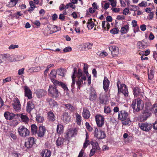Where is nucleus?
Instances as JSON below:
<instances>
[{
	"instance_id": "2",
	"label": "nucleus",
	"mask_w": 157,
	"mask_h": 157,
	"mask_svg": "<svg viewBox=\"0 0 157 157\" xmlns=\"http://www.w3.org/2000/svg\"><path fill=\"white\" fill-rule=\"evenodd\" d=\"M132 106L134 110L138 112L143 109V104L142 101L138 98L132 101Z\"/></svg>"
},
{
	"instance_id": "44",
	"label": "nucleus",
	"mask_w": 157,
	"mask_h": 157,
	"mask_svg": "<svg viewBox=\"0 0 157 157\" xmlns=\"http://www.w3.org/2000/svg\"><path fill=\"white\" fill-rule=\"evenodd\" d=\"M66 108L69 110L71 111H73L74 110V108L71 104H67L64 105Z\"/></svg>"
},
{
	"instance_id": "48",
	"label": "nucleus",
	"mask_w": 157,
	"mask_h": 157,
	"mask_svg": "<svg viewBox=\"0 0 157 157\" xmlns=\"http://www.w3.org/2000/svg\"><path fill=\"white\" fill-rule=\"evenodd\" d=\"M99 99L101 101V103L103 104L106 101V96L105 95L101 96V95H100L99 97Z\"/></svg>"
},
{
	"instance_id": "49",
	"label": "nucleus",
	"mask_w": 157,
	"mask_h": 157,
	"mask_svg": "<svg viewBox=\"0 0 157 157\" xmlns=\"http://www.w3.org/2000/svg\"><path fill=\"white\" fill-rule=\"evenodd\" d=\"M9 135L14 140H16L17 138V136L15 135V132L13 131H10L9 132Z\"/></svg>"
},
{
	"instance_id": "62",
	"label": "nucleus",
	"mask_w": 157,
	"mask_h": 157,
	"mask_svg": "<svg viewBox=\"0 0 157 157\" xmlns=\"http://www.w3.org/2000/svg\"><path fill=\"white\" fill-rule=\"evenodd\" d=\"M18 47V45H17L11 44L9 47L8 48L9 49H11L17 48Z\"/></svg>"
},
{
	"instance_id": "47",
	"label": "nucleus",
	"mask_w": 157,
	"mask_h": 157,
	"mask_svg": "<svg viewBox=\"0 0 157 157\" xmlns=\"http://www.w3.org/2000/svg\"><path fill=\"white\" fill-rule=\"evenodd\" d=\"M104 111L105 113L108 114L111 113V110L110 107L105 106L104 107Z\"/></svg>"
},
{
	"instance_id": "11",
	"label": "nucleus",
	"mask_w": 157,
	"mask_h": 157,
	"mask_svg": "<svg viewBox=\"0 0 157 157\" xmlns=\"http://www.w3.org/2000/svg\"><path fill=\"white\" fill-rule=\"evenodd\" d=\"M46 131V130L45 127L43 126H40L37 133L38 136L40 137H43L45 134Z\"/></svg>"
},
{
	"instance_id": "9",
	"label": "nucleus",
	"mask_w": 157,
	"mask_h": 157,
	"mask_svg": "<svg viewBox=\"0 0 157 157\" xmlns=\"http://www.w3.org/2000/svg\"><path fill=\"white\" fill-rule=\"evenodd\" d=\"M13 102L12 105L14 109L17 112H19L21 110V105L19 100L18 98H15Z\"/></svg>"
},
{
	"instance_id": "45",
	"label": "nucleus",
	"mask_w": 157,
	"mask_h": 157,
	"mask_svg": "<svg viewBox=\"0 0 157 157\" xmlns=\"http://www.w3.org/2000/svg\"><path fill=\"white\" fill-rule=\"evenodd\" d=\"M137 44L142 48H145L146 47V44L143 41L138 42Z\"/></svg>"
},
{
	"instance_id": "53",
	"label": "nucleus",
	"mask_w": 157,
	"mask_h": 157,
	"mask_svg": "<svg viewBox=\"0 0 157 157\" xmlns=\"http://www.w3.org/2000/svg\"><path fill=\"white\" fill-rule=\"evenodd\" d=\"M111 3V5L112 7H115L116 6L117 2L115 0H109Z\"/></svg>"
},
{
	"instance_id": "10",
	"label": "nucleus",
	"mask_w": 157,
	"mask_h": 157,
	"mask_svg": "<svg viewBox=\"0 0 157 157\" xmlns=\"http://www.w3.org/2000/svg\"><path fill=\"white\" fill-rule=\"evenodd\" d=\"M90 91L89 99L92 101L95 100L97 98V93L95 90L94 88H91Z\"/></svg>"
},
{
	"instance_id": "1",
	"label": "nucleus",
	"mask_w": 157,
	"mask_h": 157,
	"mask_svg": "<svg viewBox=\"0 0 157 157\" xmlns=\"http://www.w3.org/2000/svg\"><path fill=\"white\" fill-rule=\"evenodd\" d=\"M128 113L125 110H121L119 112L118 119L122 121L123 125H129L130 121L128 117Z\"/></svg>"
},
{
	"instance_id": "7",
	"label": "nucleus",
	"mask_w": 157,
	"mask_h": 157,
	"mask_svg": "<svg viewBox=\"0 0 157 157\" xmlns=\"http://www.w3.org/2000/svg\"><path fill=\"white\" fill-rule=\"evenodd\" d=\"M118 91H120L124 95L125 97L128 96V90L127 86L124 84H121V88H119V85L117 84Z\"/></svg>"
},
{
	"instance_id": "46",
	"label": "nucleus",
	"mask_w": 157,
	"mask_h": 157,
	"mask_svg": "<svg viewBox=\"0 0 157 157\" xmlns=\"http://www.w3.org/2000/svg\"><path fill=\"white\" fill-rule=\"evenodd\" d=\"M36 120L37 122L41 123L44 120V118L43 117L37 115L36 117Z\"/></svg>"
},
{
	"instance_id": "42",
	"label": "nucleus",
	"mask_w": 157,
	"mask_h": 157,
	"mask_svg": "<svg viewBox=\"0 0 157 157\" xmlns=\"http://www.w3.org/2000/svg\"><path fill=\"white\" fill-rule=\"evenodd\" d=\"M56 72L58 75H59L63 77L64 76V70H63L62 69L60 68L58 69L57 70Z\"/></svg>"
},
{
	"instance_id": "13",
	"label": "nucleus",
	"mask_w": 157,
	"mask_h": 157,
	"mask_svg": "<svg viewBox=\"0 0 157 157\" xmlns=\"http://www.w3.org/2000/svg\"><path fill=\"white\" fill-rule=\"evenodd\" d=\"M52 82L55 85L61 86L65 91H67L68 90V89L67 86L62 82H59L56 80H53Z\"/></svg>"
},
{
	"instance_id": "19",
	"label": "nucleus",
	"mask_w": 157,
	"mask_h": 157,
	"mask_svg": "<svg viewBox=\"0 0 157 157\" xmlns=\"http://www.w3.org/2000/svg\"><path fill=\"white\" fill-rule=\"evenodd\" d=\"M25 96L27 97L29 99H31L32 98V92L28 87H25Z\"/></svg>"
},
{
	"instance_id": "23",
	"label": "nucleus",
	"mask_w": 157,
	"mask_h": 157,
	"mask_svg": "<svg viewBox=\"0 0 157 157\" xmlns=\"http://www.w3.org/2000/svg\"><path fill=\"white\" fill-rule=\"evenodd\" d=\"M48 117L49 121H53L56 119L54 113L51 111L48 112Z\"/></svg>"
},
{
	"instance_id": "41",
	"label": "nucleus",
	"mask_w": 157,
	"mask_h": 157,
	"mask_svg": "<svg viewBox=\"0 0 157 157\" xmlns=\"http://www.w3.org/2000/svg\"><path fill=\"white\" fill-rule=\"evenodd\" d=\"M8 56L6 54L0 55V63H2L3 61H6Z\"/></svg>"
},
{
	"instance_id": "37",
	"label": "nucleus",
	"mask_w": 157,
	"mask_h": 157,
	"mask_svg": "<svg viewBox=\"0 0 157 157\" xmlns=\"http://www.w3.org/2000/svg\"><path fill=\"white\" fill-rule=\"evenodd\" d=\"M133 94L136 97L138 96L140 93V89L138 87H135L133 89Z\"/></svg>"
},
{
	"instance_id": "15",
	"label": "nucleus",
	"mask_w": 157,
	"mask_h": 157,
	"mask_svg": "<svg viewBox=\"0 0 157 157\" xmlns=\"http://www.w3.org/2000/svg\"><path fill=\"white\" fill-rule=\"evenodd\" d=\"M109 85V81L106 77H104L103 82V88L105 92L108 91Z\"/></svg>"
},
{
	"instance_id": "60",
	"label": "nucleus",
	"mask_w": 157,
	"mask_h": 157,
	"mask_svg": "<svg viewBox=\"0 0 157 157\" xmlns=\"http://www.w3.org/2000/svg\"><path fill=\"white\" fill-rule=\"evenodd\" d=\"M85 125L86 128L87 129L89 130V131H91L92 130V128L90 126V125L88 123L86 122L85 123Z\"/></svg>"
},
{
	"instance_id": "57",
	"label": "nucleus",
	"mask_w": 157,
	"mask_h": 157,
	"mask_svg": "<svg viewBox=\"0 0 157 157\" xmlns=\"http://www.w3.org/2000/svg\"><path fill=\"white\" fill-rule=\"evenodd\" d=\"M96 150V149L92 147V148L90 152L89 156L90 157H91L93 155H94L95 153Z\"/></svg>"
},
{
	"instance_id": "21",
	"label": "nucleus",
	"mask_w": 157,
	"mask_h": 157,
	"mask_svg": "<svg viewBox=\"0 0 157 157\" xmlns=\"http://www.w3.org/2000/svg\"><path fill=\"white\" fill-rule=\"evenodd\" d=\"M47 92L46 91L42 90H39L36 92V94L37 97L39 98H40L46 95Z\"/></svg>"
},
{
	"instance_id": "38",
	"label": "nucleus",
	"mask_w": 157,
	"mask_h": 157,
	"mask_svg": "<svg viewBox=\"0 0 157 157\" xmlns=\"http://www.w3.org/2000/svg\"><path fill=\"white\" fill-rule=\"evenodd\" d=\"M63 129V127L62 125L59 124L57 125L56 130L58 133L61 134L62 133Z\"/></svg>"
},
{
	"instance_id": "18",
	"label": "nucleus",
	"mask_w": 157,
	"mask_h": 157,
	"mask_svg": "<svg viewBox=\"0 0 157 157\" xmlns=\"http://www.w3.org/2000/svg\"><path fill=\"white\" fill-rule=\"evenodd\" d=\"M4 116L6 119L10 120L14 118L15 116V114L13 113H11L9 112H6L5 113Z\"/></svg>"
},
{
	"instance_id": "3",
	"label": "nucleus",
	"mask_w": 157,
	"mask_h": 157,
	"mask_svg": "<svg viewBox=\"0 0 157 157\" xmlns=\"http://www.w3.org/2000/svg\"><path fill=\"white\" fill-rule=\"evenodd\" d=\"M18 132L20 136L26 137L29 135V131L24 126L21 125L18 128Z\"/></svg>"
},
{
	"instance_id": "59",
	"label": "nucleus",
	"mask_w": 157,
	"mask_h": 157,
	"mask_svg": "<svg viewBox=\"0 0 157 157\" xmlns=\"http://www.w3.org/2000/svg\"><path fill=\"white\" fill-rule=\"evenodd\" d=\"M71 47H68L65 48L63 49V51L65 52H71Z\"/></svg>"
},
{
	"instance_id": "43",
	"label": "nucleus",
	"mask_w": 157,
	"mask_h": 157,
	"mask_svg": "<svg viewBox=\"0 0 157 157\" xmlns=\"http://www.w3.org/2000/svg\"><path fill=\"white\" fill-rule=\"evenodd\" d=\"M76 119L78 124V125H80L81 124L82 117L78 113L76 114Z\"/></svg>"
},
{
	"instance_id": "28",
	"label": "nucleus",
	"mask_w": 157,
	"mask_h": 157,
	"mask_svg": "<svg viewBox=\"0 0 157 157\" xmlns=\"http://www.w3.org/2000/svg\"><path fill=\"white\" fill-rule=\"evenodd\" d=\"M149 110H153L155 115L157 117V103L154 104L151 108H147Z\"/></svg>"
},
{
	"instance_id": "55",
	"label": "nucleus",
	"mask_w": 157,
	"mask_h": 157,
	"mask_svg": "<svg viewBox=\"0 0 157 157\" xmlns=\"http://www.w3.org/2000/svg\"><path fill=\"white\" fill-rule=\"evenodd\" d=\"M90 141L89 140H86L85 142L84 143L83 148L85 149L87 146L89 145Z\"/></svg>"
},
{
	"instance_id": "29",
	"label": "nucleus",
	"mask_w": 157,
	"mask_h": 157,
	"mask_svg": "<svg viewBox=\"0 0 157 157\" xmlns=\"http://www.w3.org/2000/svg\"><path fill=\"white\" fill-rule=\"evenodd\" d=\"M129 26L128 25H125L122 27L121 30V32L122 34L127 33L129 30Z\"/></svg>"
},
{
	"instance_id": "22",
	"label": "nucleus",
	"mask_w": 157,
	"mask_h": 157,
	"mask_svg": "<svg viewBox=\"0 0 157 157\" xmlns=\"http://www.w3.org/2000/svg\"><path fill=\"white\" fill-rule=\"evenodd\" d=\"M17 115L19 117L21 118V121L25 123H27L29 121V119L26 115L21 113L17 114Z\"/></svg>"
},
{
	"instance_id": "51",
	"label": "nucleus",
	"mask_w": 157,
	"mask_h": 157,
	"mask_svg": "<svg viewBox=\"0 0 157 157\" xmlns=\"http://www.w3.org/2000/svg\"><path fill=\"white\" fill-rule=\"evenodd\" d=\"M119 31V30L118 29L116 28H114L113 29L110 30V32L111 33L113 34H116L118 33Z\"/></svg>"
},
{
	"instance_id": "31",
	"label": "nucleus",
	"mask_w": 157,
	"mask_h": 157,
	"mask_svg": "<svg viewBox=\"0 0 157 157\" xmlns=\"http://www.w3.org/2000/svg\"><path fill=\"white\" fill-rule=\"evenodd\" d=\"M15 57L16 56L12 57L11 58V59L10 60L12 61H16L24 59V57L22 56L18 55L16 57V58Z\"/></svg>"
},
{
	"instance_id": "64",
	"label": "nucleus",
	"mask_w": 157,
	"mask_h": 157,
	"mask_svg": "<svg viewBox=\"0 0 157 157\" xmlns=\"http://www.w3.org/2000/svg\"><path fill=\"white\" fill-rule=\"evenodd\" d=\"M11 77H8L6 78L5 79H3V83L11 81Z\"/></svg>"
},
{
	"instance_id": "30",
	"label": "nucleus",
	"mask_w": 157,
	"mask_h": 157,
	"mask_svg": "<svg viewBox=\"0 0 157 157\" xmlns=\"http://www.w3.org/2000/svg\"><path fill=\"white\" fill-rule=\"evenodd\" d=\"M92 19L91 18L88 20L87 22V27L89 29H92L94 26V24L92 21Z\"/></svg>"
},
{
	"instance_id": "16",
	"label": "nucleus",
	"mask_w": 157,
	"mask_h": 157,
	"mask_svg": "<svg viewBox=\"0 0 157 157\" xmlns=\"http://www.w3.org/2000/svg\"><path fill=\"white\" fill-rule=\"evenodd\" d=\"M47 102L48 103L51 107H57L58 105L56 102L51 98H48L46 100Z\"/></svg>"
},
{
	"instance_id": "34",
	"label": "nucleus",
	"mask_w": 157,
	"mask_h": 157,
	"mask_svg": "<svg viewBox=\"0 0 157 157\" xmlns=\"http://www.w3.org/2000/svg\"><path fill=\"white\" fill-rule=\"evenodd\" d=\"M74 73L72 76V82L71 84V86L72 89L74 88V85L75 83V78L76 77L75 74H76V68H74Z\"/></svg>"
},
{
	"instance_id": "20",
	"label": "nucleus",
	"mask_w": 157,
	"mask_h": 157,
	"mask_svg": "<svg viewBox=\"0 0 157 157\" xmlns=\"http://www.w3.org/2000/svg\"><path fill=\"white\" fill-rule=\"evenodd\" d=\"M51 154V152L50 150L45 149L42 150L40 155L42 157H50Z\"/></svg>"
},
{
	"instance_id": "63",
	"label": "nucleus",
	"mask_w": 157,
	"mask_h": 157,
	"mask_svg": "<svg viewBox=\"0 0 157 157\" xmlns=\"http://www.w3.org/2000/svg\"><path fill=\"white\" fill-rule=\"evenodd\" d=\"M23 15L20 12H18L17 13L15 14V16L16 18L18 19L19 17V16H21Z\"/></svg>"
},
{
	"instance_id": "35",
	"label": "nucleus",
	"mask_w": 157,
	"mask_h": 157,
	"mask_svg": "<svg viewBox=\"0 0 157 157\" xmlns=\"http://www.w3.org/2000/svg\"><path fill=\"white\" fill-rule=\"evenodd\" d=\"M31 132L33 134L35 135L37 132V127L35 124H32L31 126Z\"/></svg>"
},
{
	"instance_id": "36",
	"label": "nucleus",
	"mask_w": 157,
	"mask_h": 157,
	"mask_svg": "<svg viewBox=\"0 0 157 157\" xmlns=\"http://www.w3.org/2000/svg\"><path fill=\"white\" fill-rule=\"evenodd\" d=\"M90 144L92 146V148L98 150H100V148L97 142L92 141L90 142Z\"/></svg>"
},
{
	"instance_id": "39",
	"label": "nucleus",
	"mask_w": 157,
	"mask_h": 157,
	"mask_svg": "<svg viewBox=\"0 0 157 157\" xmlns=\"http://www.w3.org/2000/svg\"><path fill=\"white\" fill-rule=\"evenodd\" d=\"M64 140L60 137H59L56 141V144L57 146H59L63 144Z\"/></svg>"
},
{
	"instance_id": "56",
	"label": "nucleus",
	"mask_w": 157,
	"mask_h": 157,
	"mask_svg": "<svg viewBox=\"0 0 157 157\" xmlns=\"http://www.w3.org/2000/svg\"><path fill=\"white\" fill-rule=\"evenodd\" d=\"M88 68V67L87 66V65L86 64L84 63V72L85 74H86L87 75V74H88V73L87 71Z\"/></svg>"
},
{
	"instance_id": "52",
	"label": "nucleus",
	"mask_w": 157,
	"mask_h": 157,
	"mask_svg": "<svg viewBox=\"0 0 157 157\" xmlns=\"http://www.w3.org/2000/svg\"><path fill=\"white\" fill-rule=\"evenodd\" d=\"M77 76L78 78H81L82 76H84L82 75V70L80 69H79L77 75Z\"/></svg>"
},
{
	"instance_id": "33",
	"label": "nucleus",
	"mask_w": 157,
	"mask_h": 157,
	"mask_svg": "<svg viewBox=\"0 0 157 157\" xmlns=\"http://www.w3.org/2000/svg\"><path fill=\"white\" fill-rule=\"evenodd\" d=\"M57 74V72L55 70H52L51 71L49 75V76L52 82L53 80H55L54 78L56 77Z\"/></svg>"
},
{
	"instance_id": "58",
	"label": "nucleus",
	"mask_w": 157,
	"mask_h": 157,
	"mask_svg": "<svg viewBox=\"0 0 157 157\" xmlns=\"http://www.w3.org/2000/svg\"><path fill=\"white\" fill-rule=\"evenodd\" d=\"M148 77L149 79L151 80L154 77V75L152 71H150V73H148Z\"/></svg>"
},
{
	"instance_id": "40",
	"label": "nucleus",
	"mask_w": 157,
	"mask_h": 157,
	"mask_svg": "<svg viewBox=\"0 0 157 157\" xmlns=\"http://www.w3.org/2000/svg\"><path fill=\"white\" fill-rule=\"evenodd\" d=\"M93 44L90 43H85L83 44V47L85 50L87 49H91L92 48Z\"/></svg>"
},
{
	"instance_id": "17",
	"label": "nucleus",
	"mask_w": 157,
	"mask_h": 157,
	"mask_svg": "<svg viewBox=\"0 0 157 157\" xmlns=\"http://www.w3.org/2000/svg\"><path fill=\"white\" fill-rule=\"evenodd\" d=\"M34 108L35 105L33 102L29 101L27 102L26 106V111L27 112L30 113Z\"/></svg>"
},
{
	"instance_id": "24",
	"label": "nucleus",
	"mask_w": 157,
	"mask_h": 157,
	"mask_svg": "<svg viewBox=\"0 0 157 157\" xmlns=\"http://www.w3.org/2000/svg\"><path fill=\"white\" fill-rule=\"evenodd\" d=\"M86 79V77L85 76H82L81 78H78V80L76 84L78 85V89H80V86L83 83L82 80H85Z\"/></svg>"
},
{
	"instance_id": "50",
	"label": "nucleus",
	"mask_w": 157,
	"mask_h": 157,
	"mask_svg": "<svg viewBox=\"0 0 157 157\" xmlns=\"http://www.w3.org/2000/svg\"><path fill=\"white\" fill-rule=\"evenodd\" d=\"M75 131L73 130L70 129L68 132L67 135L69 137H71L74 135Z\"/></svg>"
},
{
	"instance_id": "4",
	"label": "nucleus",
	"mask_w": 157,
	"mask_h": 157,
	"mask_svg": "<svg viewBox=\"0 0 157 157\" xmlns=\"http://www.w3.org/2000/svg\"><path fill=\"white\" fill-rule=\"evenodd\" d=\"M48 91L52 95V97L54 98L58 97L59 96V92L55 86H50Z\"/></svg>"
},
{
	"instance_id": "14",
	"label": "nucleus",
	"mask_w": 157,
	"mask_h": 157,
	"mask_svg": "<svg viewBox=\"0 0 157 157\" xmlns=\"http://www.w3.org/2000/svg\"><path fill=\"white\" fill-rule=\"evenodd\" d=\"M34 140V138L32 137H30L28 139L27 141L25 143V147L27 148H31L35 142Z\"/></svg>"
},
{
	"instance_id": "12",
	"label": "nucleus",
	"mask_w": 157,
	"mask_h": 157,
	"mask_svg": "<svg viewBox=\"0 0 157 157\" xmlns=\"http://www.w3.org/2000/svg\"><path fill=\"white\" fill-rule=\"evenodd\" d=\"M139 126L141 129L145 131H148L152 127L151 124L145 123H143L140 125L139 124Z\"/></svg>"
},
{
	"instance_id": "27",
	"label": "nucleus",
	"mask_w": 157,
	"mask_h": 157,
	"mask_svg": "<svg viewBox=\"0 0 157 157\" xmlns=\"http://www.w3.org/2000/svg\"><path fill=\"white\" fill-rule=\"evenodd\" d=\"M62 118L64 121L67 123L70 121L71 117L67 113H65L63 114Z\"/></svg>"
},
{
	"instance_id": "25",
	"label": "nucleus",
	"mask_w": 157,
	"mask_h": 157,
	"mask_svg": "<svg viewBox=\"0 0 157 157\" xmlns=\"http://www.w3.org/2000/svg\"><path fill=\"white\" fill-rule=\"evenodd\" d=\"M102 27L105 30H108L109 29L110 26L108 22L103 21L102 23Z\"/></svg>"
},
{
	"instance_id": "8",
	"label": "nucleus",
	"mask_w": 157,
	"mask_h": 157,
	"mask_svg": "<svg viewBox=\"0 0 157 157\" xmlns=\"http://www.w3.org/2000/svg\"><path fill=\"white\" fill-rule=\"evenodd\" d=\"M109 48L113 57H117L118 56L119 51L117 47L114 45H110L109 46Z\"/></svg>"
},
{
	"instance_id": "32",
	"label": "nucleus",
	"mask_w": 157,
	"mask_h": 157,
	"mask_svg": "<svg viewBox=\"0 0 157 157\" xmlns=\"http://www.w3.org/2000/svg\"><path fill=\"white\" fill-rule=\"evenodd\" d=\"M18 0H10L7 6L9 7H12L14 6L17 3Z\"/></svg>"
},
{
	"instance_id": "5",
	"label": "nucleus",
	"mask_w": 157,
	"mask_h": 157,
	"mask_svg": "<svg viewBox=\"0 0 157 157\" xmlns=\"http://www.w3.org/2000/svg\"><path fill=\"white\" fill-rule=\"evenodd\" d=\"M95 121L98 127H101L104 124L105 118L103 116L99 114L95 116Z\"/></svg>"
},
{
	"instance_id": "26",
	"label": "nucleus",
	"mask_w": 157,
	"mask_h": 157,
	"mask_svg": "<svg viewBox=\"0 0 157 157\" xmlns=\"http://www.w3.org/2000/svg\"><path fill=\"white\" fill-rule=\"evenodd\" d=\"M90 116L89 111L86 109H84L82 112V116L85 119H88Z\"/></svg>"
},
{
	"instance_id": "54",
	"label": "nucleus",
	"mask_w": 157,
	"mask_h": 157,
	"mask_svg": "<svg viewBox=\"0 0 157 157\" xmlns=\"http://www.w3.org/2000/svg\"><path fill=\"white\" fill-rule=\"evenodd\" d=\"M53 66H54V64H50V65H48L46 67V68H47L44 71V74L45 75H46L48 72V71L49 70V68Z\"/></svg>"
},
{
	"instance_id": "61",
	"label": "nucleus",
	"mask_w": 157,
	"mask_h": 157,
	"mask_svg": "<svg viewBox=\"0 0 157 157\" xmlns=\"http://www.w3.org/2000/svg\"><path fill=\"white\" fill-rule=\"evenodd\" d=\"M25 68H23L20 69L18 71V74L19 75H21L24 74Z\"/></svg>"
},
{
	"instance_id": "6",
	"label": "nucleus",
	"mask_w": 157,
	"mask_h": 157,
	"mask_svg": "<svg viewBox=\"0 0 157 157\" xmlns=\"http://www.w3.org/2000/svg\"><path fill=\"white\" fill-rule=\"evenodd\" d=\"M94 136L99 139L104 138L106 136L105 132L102 130L99 131L97 128H95L94 131Z\"/></svg>"
}]
</instances>
